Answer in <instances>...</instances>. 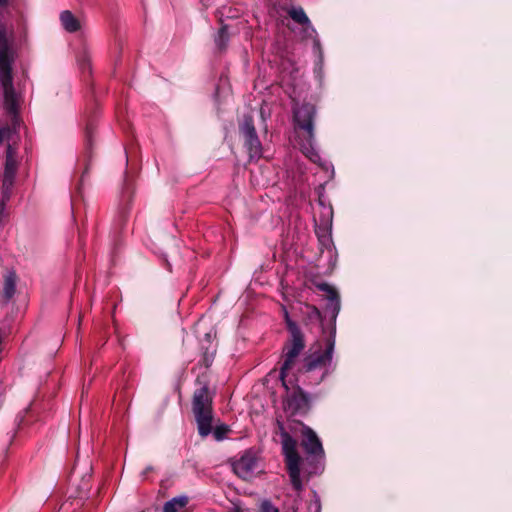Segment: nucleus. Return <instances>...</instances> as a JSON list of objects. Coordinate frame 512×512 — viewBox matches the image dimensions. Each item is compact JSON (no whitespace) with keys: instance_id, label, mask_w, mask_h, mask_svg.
I'll return each instance as SVG.
<instances>
[{"instance_id":"nucleus-18","label":"nucleus","mask_w":512,"mask_h":512,"mask_svg":"<svg viewBox=\"0 0 512 512\" xmlns=\"http://www.w3.org/2000/svg\"><path fill=\"white\" fill-rule=\"evenodd\" d=\"M228 42L227 27L222 26L215 37V43L219 49H223Z\"/></svg>"},{"instance_id":"nucleus-3","label":"nucleus","mask_w":512,"mask_h":512,"mask_svg":"<svg viewBox=\"0 0 512 512\" xmlns=\"http://www.w3.org/2000/svg\"><path fill=\"white\" fill-rule=\"evenodd\" d=\"M334 348L335 328L326 341L325 350H317L307 355L299 371L306 375L311 383L315 385L321 383L334 369L332 365Z\"/></svg>"},{"instance_id":"nucleus-24","label":"nucleus","mask_w":512,"mask_h":512,"mask_svg":"<svg viewBox=\"0 0 512 512\" xmlns=\"http://www.w3.org/2000/svg\"><path fill=\"white\" fill-rule=\"evenodd\" d=\"M151 470H152V468H151V467H147V468L143 471L142 475H143V476H145V475H146L149 471H151Z\"/></svg>"},{"instance_id":"nucleus-20","label":"nucleus","mask_w":512,"mask_h":512,"mask_svg":"<svg viewBox=\"0 0 512 512\" xmlns=\"http://www.w3.org/2000/svg\"><path fill=\"white\" fill-rule=\"evenodd\" d=\"M309 512H321V503L320 499L314 494V498L311 500L308 506Z\"/></svg>"},{"instance_id":"nucleus-11","label":"nucleus","mask_w":512,"mask_h":512,"mask_svg":"<svg viewBox=\"0 0 512 512\" xmlns=\"http://www.w3.org/2000/svg\"><path fill=\"white\" fill-rule=\"evenodd\" d=\"M62 27L69 33H74L82 28V22L71 11L65 10L60 14Z\"/></svg>"},{"instance_id":"nucleus-27","label":"nucleus","mask_w":512,"mask_h":512,"mask_svg":"<svg viewBox=\"0 0 512 512\" xmlns=\"http://www.w3.org/2000/svg\"><path fill=\"white\" fill-rule=\"evenodd\" d=\"M7 0H0V6H3Z\"/></svg>"},{"instance_id":"nucleus-4","label":"nucleus","mask_w":512,"mask_h":512,"mask_svg":"<svg viewBox=\"0 0 512 512\" xmlns=\"http://www.w3.org/2000/svg\"><path fill=\"white\" fill-rule=\"evenodd\" d=\"M315 117L316 108L312 104L305 103L293 109L295 125L303 132V136L299 135L301 151L312 162L318 163L321 158L315 146Z\"/></svg>"},{"instance_id":"nucleus-9","label":"nucleus","mask_w":512,"mask_h":512,"mask_svg":"<svg viewBox=\"0 0 512 512\" xmlns=\"http://www.w3.org/2000/svg\"><path fill=\"white\" fill-rule=\"evenodd\" d=\"M301 445L309 456L316 458H322L324 456V450L320 439L309 427H303Z\"/></svg>"},{"instance_id":"nucleus-2","label":"nucleus","mask_w":512,"mask_h":512,"mask_svg":"<svg viewBox=\"0 0 512 512\" xmlns=\"http://www.w3.org/2000/svg\"><path fill=\"white\" fill-rule=\"evenodd\" d=\"M192 410L200 436L206 437L213 433L217 441L223 440L230 431L226 424L216 425L213 428L212 396L207 386L196 390L193 396Z\"/></svg>"},{"instance_id":"nucleus-14","label":"nucleus","mask_w":512,"mask_h":512,"mask_svg":"<svg viewBox=\"0 0 512 512\" xmlns=\"http://www.w3.org/2000/svg\"><path fill=\"white\" fill-rule=\"evenodd\" d=\"M16 290V274L14 272H9L5 276L4 286H3V295L9 300L12 298Z\"/></svg>"},{"instance_id":"nucleus-13","label":"nucleus","mask_w":512,"mask_h":512,"mask_svg":"<svg viewBox=\"0 0 512 512\" xmlns=\"http://www.w3.org/2000/svg\"><path fill=\"white\" fill-rule=\"evenodd\" d=\"M188 503V497L178 496L167 501L164 504L163 512H179Z\"/></svg>"},{"instance_id":"nucleus-7","label":"nucleus","mask_w":512,"mask_h":512,"mask_svg":"<svg viewBox=\"0 0 512 512\" xmlns=\"http://www.w3.org/2000/svg\"><path fill=\"white\" fill-rule=\"evenodd\" d=\"M240 133L244 140V146L250 160H257L262 156V145L258 138L253 119L250 115L244 116L239 126Z\"/></svg>"},{"instance_id":"nucleus-6","label":"nucleus","mask_w":512,"mask_h":512,"mask_svg":"<svg viewBox=\"0 0 512 512\" xmlns=\"http://www.w3.org/2000/svg\"><path fill=\"white\" fill-rule=\"evenodd\" d=\"M282 450L288 469L292 486L296 491H301L302 481L300 478L301 458L297 452V442L287 432L281 433Z\"/></svg>"},{"instance_id":"nucleus-16","label":"nucleus","mask_w":512,"mask_h":512,"mask_svg":"<svg viewBox=\"0 0 512 512\" xmlns=\"http://www.w3.org/2000/svg\"><path fill=\"white\" fill-rule=\"evenodd\" d=\"M301 37L302 39H312L314 41V45L316 48H319V40L317 39V32L315 28L312 26L311 22L309 24L302 25Z\"/></svg>"},{"instance_id":"nucleus-25","label":"nucleus","mask_w":512,"mask_h":512,"mask_svg":"<svg viewBox=\"0 0 512 512\" xmlns=\"http://www.w3.org/2000/svg\"><path fill=\"white\" fill-rule=\"evenodd\" d=\"M300 396L302 398V400L307 403V399H306V396L300 391Z\"/></svg>"},{"instance_id":"nucleus-29","label":"nucleus","mask_w":512,"mask_h":512,"mask_svg":"<svg viewBox=\"0 0 512 512\" xmlns=\"http://www.w3.org/2000/svg\"><path fill=\"white\" fill-rule=\"evenodd\" d=\"M293 512H297V510H294Z\"/></svg>"},{"instance_id":"nucleus-12","label":"nucleus","mask_w":512,"mask_h":512,"mask_svg":"<svg viewBox=\"0 0 512 512\" xmlns=\"http://www.w3.org/2000/svg\"><path fill=\"white\" fill-rule=\"evenodd\" d=\"M317 287L327 294V308L331 310L333 317H336L340 310V303L337 292L326 283L319 284Z\"/></svg>"},{"instance_id":"nucleus-19","label":"nucleus","mask_w":512,"mask_h":512,"mask_svg":"<svg viewBox=\"0 0 512 512\" xmlns=\"http://www.w3.org/2000/svg\"><path fill=\"white\" fill-rule=\"evenodd\" d=\"M283 312H284L285 323H286V326H287V329H288L290 335L302 333L300 328L296 324V322H294L290 318L289 313L285 308H283Z\"/></svg>"},{"instance_id":"nucleus-23","label":"nucleus","mask_w":512,"mask_h":512,"mask_svg":"<svg viewBox=\"0 0 512 512\" xmlns=\"http://www.w3.org/2000/svg\"><path fill=\"white\" fill-rule=\"evenodd\" d=\"M11 132L9 127L0 128V144L2 143L4 138H7Z\"/></svg>"},{"instance_id":"nucleus-17","label":"nucleus","mask_w":512,"mask_h":512,"mask_svg":"<svg viewBox=\"0 0 512 512\" xmlns=\"http://www.w3.org/2000/svg\"><path fill=\"white\" fill-rule=\"evenodd\" d=\"M290 17L301 25L309 24V18L301 7H294L289 11Z\"/></svg>"},{"instance_id":"nucleus-21","label":"nucleus","mask_w":512,"mask_h":512,"mask_svg":"<svg viewBox=\"0 0 512 512\" xmlns=\"http://www.w3.org/2000/svg\"><path fill=\"white\" fill-rule=\"evenodd\" d=\"M318 238L322 246L330 247L332 243L331 235L330 233L324 232L323 234L318 233Z\"/></svg>"},{"instance_id":"nucleus-5","label":"nucleus","mask_w":512,"mask_h":512,"mask_svg":"<svg viewBox=\"0 0 512 512\" xmlns=\"http://www.w3.org/2000/svg\"><path fill=\"white\" fill-rule=\"evenodd\" d=\"M305 347L302 333L290 335L289 342L283 348V363L280 369V380L286 389L298 381L294 370L298 356Z\"/></svg>"},{"instance_id":"nucleus-8","label":"nucleus","mask_w":512,"mask_h":512,"mask_svg":"<svg viewBox=\"0 0 512 512\" xmlns=\"http://www.w3.org/2000/svg\"><path fill=\"white\" fill-rule=\"evenodd\" d=\"M233 471L244 480L251 479L258 471V461L256 455L248 450L232 464Z\"/></svg>"},{"instance_id":"nucleus-1","label":"nucleus","mask_w":512,"mask_h":512,"mask_svg":"<svg viewBox=\"0 0 512 512\" xmlns=\"http://www.w3.org/2000/svg\"><path fill=\"white\" fill-rule=\"evenodd\" d=\"M14 61V51L11 46V40L6 29L0 26V82L4 93V105L6 110L14 115L13 126L18 125L16 113L18 109V96L13 87L12 81V63Z\"/></svg>"},{"instance_id":"nucleus-15","label":"nucleus","mask_w":512,"mask_h":512,"mask_svg":"<svg viewBox=\"0 0 512 512\" xmlns=\"http://www.w3.org/2000/svg\"><path fill=\"white\" fill-rule=\"evenodd\" d=\"M303 313L306 315L307 320L310 323H319L321 322V312L319 309L313 305L306 304L304 306Z\"/></svg>"},{"instance_id":"nucleus-10","label":"nucleus","mask_w":512,"mask_h":512,"mask_svg":"<svg viewBox=\"0 0 512 512\" xmlns=\"http://www.w3.org/2000/svg\"><path fill=\"white\" fill-rule=\"evenodd\" d=\"M17 170L16 150L8 144L6 151L5 170L3 177V186L8 189L13 184V179Z\"/></svg>"},{"instance_id":"nucleus-28","label":"nucleus","mask_w":512,"mask_h":512,"mask_svg":"<svg viewBox=\"0 0 512 512\" xmlns=\"http://www.w3.org/2000/svg\"><path fill=\"white\" fill-rule=\"evenodd\" d=\"M328 214H329V217L331 218V216H332V211H331V209L329 210Z\"/></svg>"},{"instance_id":"nucleus-26","label":"nucleus","mask_w":512,"mask_h":512,"mask_svg":"<svg viewBox=\"0 0 512 512\" xmlns=\"http://www.w3.org/2000/svg\"><path fill=\"white\" fill-rule=\"evenodd\" d=\"M229 512H241L239 508L235 507L233 508L232 510H230Z\"/></svg>"},{"instance_id":"nucleus-22","label":"nucleus","mask_w":512,"mask_h":512,"mask_svg":"<svg viewBox=\"0 0 512 512\" xmlns=\"http://www.w3.org/2000/svg\"><path fill=\"white\" fill-rule=\"evenodd\" d=\"M261 512H279V510L269 501H264L261 505Z\"/></svg>"}]
</instances>
